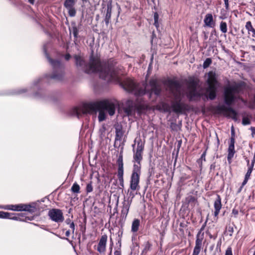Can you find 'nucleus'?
Segmentation results:
<instances>
[{"label": "nucleus", "mask_w": 255, "mask_h": 255, "mask_svg": "<svg viewBox=\"0 0 255 255\" xmlns=\"http://www.w3.org/2000/svg\"><path fill=\"white\" fill-rule=\"evenodd\" d=\"M75 59L77 66L83 68L86 72L97 73L100 78L108 81L120 82L121 76L124 74L121 68L116 65L103 66L98 59L91 58L89 64L87 66L80 56L75 55Z\"/></svg>", "instance_id": "f257e3e1"}, {"label": "nucleus", "mask_w": 255, "mask_h": 255, "mask_svg": "<svg viewBox=\"0 0 255 255\" xmlns=\"http://www.w3.org/2000/svg\"><path fill=\"white\" fill-rule=\"evenodd\" d=\"M115 110V103L109 101H102L84 104L81 107L76 108L74 113L79 118L83 114H96L98 112V120L99 122H102L106 119L107 112L110 116H113Z\"/></svg>", "instance_id": "f03ea898"}, {"label": "nucleus", "mask_w": 255, "mask_h": 255, "mask_svg": "<svg viewBox=\"0 0 255 255\" xmlns=\"http://www.w3.org/2000/svg\"><path fill=\"white\" fill-rule=\"evenodd\" d=\"M169 87L174 97L171 103L173 111L176 113L182 112L184 109V105L180 102V99L183 93L181 91V88L179 83L171 80L169 82Z\"/></svg>", "instance_id": "7ed1b4c3"}, {"label": "nucleus", "mask_w": 255, "mask_h": 255, "mask_svg": "<svg viewBox=\"0 0 255 255\" xmlns=\"http://www.w3.org/2000/svg\"><path fill=\"white\" fill-rule=\"evenodd\" d=\"M208 87L206 89V95L210 99H214L216 97L217 87L218 82L217 80V76L214 71H210L205 75Z\"/></svg>", "instance_id": "20e7f679"}, {"label": "nucleus", "mask_w": 255, "mask_h": 255, "mask_svg": "<svg viewBox=\"0 0 255 255\" xmlns=\"http://www.w3.org/2000/svg\"><path fill=\"white\" fill-rule=\"evenodd\" d=\"M121 84L126 90L131 92L135 95L142 96L145 94V90L138 87L132 79L127 78Z\"/></svg>", "instance_id": "39448f33"}, {"label": "nucleus", "mask_w": 255, "mask_h": 255, "mask_svg": "<svg viewBox=\"0 0 255 255\" xmlns=\"http://www.w3.org/2000/svg\"><path fill=\"white\" fill-rule=\"evenodd\" d=\"M3 208L14 211H25L30 213H34L37 210L36 205L34 203L30 204L7 205L3 207Z\"/></svg>", "instance_id": "423d86ee"}, {"label": "nucleus", "mask_w": 255, "mask_h": 255, "mask_svg": "<svg viewBox=\"0 0 255 255\" xmlns=\"http://www.w3.org/2000/svg\"><path fill=\"white\" fill-rule=\"evenodd\" d=\"M239 86L237 85H229L225 89L224 99L228 105H230L236 98V94L239 92Z\"/></svg>", "instance_id": "0eeeda50"}, {"label": "nucleus", "mask_w": 255, "mask_h": 255, "mask_svg": "<svg viewBox=\"0 0 255 255\" xmlns=\"http://www.w3.org/2000/svg\"><path fill=\"white\" fill-rule=\"evenodd\" d=\"M48 215L50 219L57 223L62 222L64 220L63 213L60 210L53 209L49 211Z\"/></svg>", "instance_id": "6e6552de"}, {"label": "nucleus", "mask_w": 255, "mask_h": 255, "mask_svg": "<svg viewBox=\"0 0 255 255\" xmlns=\"http://www.w3.org/2000/svg\"><path fill=\"white\" fill-rule=\"evenodd\" d=\"M145 90L146 91H151V93L158 95L160 92V89L157 84V80L156 79L151 80L149 85H147L145 87Z\"/></svg>", "instance_id": "1a4fd4ad"}, {"label": "nucleus", "mask_w": 255, "mask_h": 255, "mask_svg": "<svg viewBox=\"0 0 255 255\" xmlns=\"http://www.w3.org/2000/svg\"><path fill=\"white\" fill-rule=\"evenodd\" d=\"M221 112L226 116L229 117L233 120H237V114L236 112L231 108H227L223 106L220 108Z\"/></svg>", "instance_id": "9d476101"}, {"label": "nucleus", "mask_w": 255, "mask_h": 255, "mask_svg": "<svg viewBox=\"0 0 255 255\" xmlns=\"http://www.w3.org/2000/svg\"><path fill=\"white\" fill-rule=\"evenodd\" d=\"M108 237L107 235H103L97 246V251L101 254L104 253L106 251Z\"/></svg>", "instance_id": "9b49d317"}, {"label": "nucleus", "mask_w": 255, "mask_h": 255, "mask_svg": "<svg viewBox=\"0 0 255 255\" xmlns=\"http://www.w3.org/2000/svg\"><path fill=\"white\" fill-rule=\"evenodd\" d=\"M139 176L131 175L130 180V189L132 191L138 190L139 188Z\"/></svg>", "instance_id": "f8f14e48"}, {"label": "nucleus", "mask_w": 255, "mask_h": 255, "mask_svg": "<svg viewBox=\"0 0 255 255\" xmlns=\"http://www.w3.org/2000/svg\"><path fill=\"white\" fill-rule=\"evenodd\" d=\"M214 207L215 209L214 211V216L215 217V221H217L218 216L219 214L220 209L222 208V204H221V198H220L219 195L217 196V198L214 201Z\"/></svg>", "instance_id": "ddd939ff"}, {"label": "nucleus", "mask_w": 255, "mask_h": 255, "mask_svg": "<svg viewBox=\"0 0 255 255\" xmlns=\"http://www.w3.org/2000/svg\"><path fill=\"white\" fill-rule=\"evenodd\" d=\"M235 153V140L234 138L232 137L231 139V142L228 147V154L227 157L228 160L230 163L231 162V160Z\"/></svg>", "instance_id": "4468645a"}, {"label": "nucleus", "mask_w": 255, "mask_h": 255, "mask_svg": "<svg viewBox=\"0 0 255 255\" xmlns=\"http://www.w3.org/2000/svg\"><path fill=\"white\" fill-rule=\"evenodd\" d=\"M204 22L206 26L210 27H213L215 25L213 15L211 13H208L205 15Z\"/></svg>", "instance_id": "2eb2a0df"}, {"label": "nucleus", "mask_w": 255, "mask_h": 255, "mask_svg": "<svg viewBox=\"0 0 255 255\" xmlns=\"http://www.w3.org/2000/svg\"><path fill=\"white\" fill-rule=\"evenodd\" d=\"M187 96L190 99H193L197 95L196 90V86L194 84H192L188 89V92H186Z\"/></svg>", "instance_id": "dca6fc26"}, {"label": "nucleus", "mask_w": 255, "mask_h": 255, "mask_svg": "<svg viewBox=\"0 0 255 255\" xmlns=\"http://www.w3.org/2000/svg\"><path fill=\"white\" fill-rule=\"evenodd\" d=\"M123 174H124L123 164L122 162H121V163H120L119 165V170H118V175L119 181L121 183V185L122 187L124 186Z\"/></svg>", "instance_id": "f3484780"}, {"label": "nucleus", "mask_w": 255, "mask_h": 255, "mask_svg": "<svg viewBox=\"0 0 255 255\" xmlns=\"http://www.w3.org/2000/svg\"><path fill=\"white\" fill-rule=\"evenodd\" d=\"M142 150V148L140 146H138L136 152L134 155V159L136 162H140V160L142 159L141 152Z\"/></svg>", "instance_id": "a211bd4d"}, {"label": "nucleus", "mask_w": 255, "mask_h": 255, "mask_svg": "<svg viewBox=\"0 0 255 255\" xmlns=\"http://www.w3.org/2000/svg\"><path fill=\"white\" fill-rule=\"evenodd\" d=\"M246 28L248 30L249 35L253 37H255V30L252 26V23L250 21H248L246 23Z\"/></svg>", "instance_id": "6ab92c4d"}, {"label": "nucleus", "mask_w": 255, "mask_h": 255, "mask_svg": "<svg viewBox=\"0 0 255 255\" xmlns=\"http://www.w3.org/2000/svg\"><path fill=\"white\" fill-rule=\"evenodd\" d=\"M140 162H136V163H135L133 166V169L132 171V175H136L140 176Z\"/></svg>", "instance_id": "aec40b11"}, {"label": "nucleus", "mask_w": 255, "mask_h": 255, "mask_svg": "<svg viewBox=\"0 0 255 255\" xmlns=\"http://www.w3.org/2000/svg\"><path fill=\"white\" fill-rule=\"evenodd\" d=\"M128 107L125 108V111L127 115H131L134 110V107L131 101H129L128 102Z\"/></svg>", "instance_id": "412c9836"}, {"label": "nucleus", "mask_w": 255, "mask_h": 255, "mask_svg": "<svg viewBox=\"0 0 255 255\" xmlns=\"http://www.w3.org/2000/svg\"><path fill=\"white\" fill-rule=\"evenodd\" d=\"M203 238H204L203 233L201 234V232H199L197 236L195 246L199 247L201 248Z\"/></svg>", "instance_id": "4be33fe9"}, {"label": "nucleus", "mask_w": 255, "mask_h": 255, "mask_svg": "<svg viewBox=\"0 0 255 255\" xmlns=\"http://www.w3.org/2000/svg\"><path fill=\"white\" fill-rule=\"evenodd\" d=\"M139 225V221L138 219H135L132 224L131 231L133 232L137 231Z\"/></svg>", "instance_id": "5701e85b"}, {"label": "nucleus", "mask_w": 255, "mask_h": 255, "mask_svg": "<svg viewBox=\"0 0 255 255\" xmlns=\"http://www.w3.org/2000/svg\"><path fill=\"white\" fill-rule=\"evenodd\" d=\"M75 3V0H66L64 3V6L66 8H70L74 6Z\"/></svg>", "instance_id": "b1692460"}, {"label": "nucleus", "mask_w": 255, "mask_h": 255, "mask_svg": "<svg viewBox=\"0 0 255 255\" xmlns=\"http://www.w3.org/2000/svg\"><path fill=\"white\" fill-rule=\"evenodd\" d=\"M80 186L77 183H74L72 186L71 190L73 193H78L80 192Z\"/></svg>", "instance_id": "393cba45"}, {"label": "nucleus", "mask_w": 255, "mask_h": 255, "mask_svg": "<svg viewBox=\"0 0 255 255\" xmlns=\"http://www.w3.org/2000/svg\"><path fill=\"white\" fill-rule=\"evenodd\" d=\"M220 30L223 33H226L227 31V26L225 22L222 21L220 25Z\"/></svg>", "instance_id": "a878e982"}, {"label": "nucleus", "mask_w": 255, "mask_h": 255, "mask_svg": "<svg viewBox=\"0 0 255 255\" xmlns=\"http://www.w3.org/2000/svg\"><path fill=\"white\" fill-rule=\"evenodd\" d=\"M254 166V162H253L252 163L251 166L249 168V169L248 170V171L245 176V178L248 179H249L250 175L251 174V173L253 171V168Z\"/></svg>", "instance_id": "bb28decb"}, {"label": "nucleus", "mask_w": 255, "mask_h": 255, "mask_svg": "<svg viewBox=\"0 0 255 255\" xmlns=\"http://www.w3.org/2000/svg\"><path fill=\"white\" fill-rule=\"evenodd\" d=\"M10 218V213L0 211V218Z\"/></svg>", "instance_id": "cd10ccee"}, {"label": "nucleus", "mask_w": 255, "mask_h": 255, "mask_svg": "<svg viewBox=\"0 0 255 255\" xmlns=\"http://www.w3.org/2000/svg\"><path fill=\"white\" fill-rule=\"evenodd\" d=\"M11 215V214L10 213V215ZM7 219H12V220H20V221H27L28 220H31V219L29 217H26V218H25V220H24V219H19V217H16V216H14V217L10 216V218H7Z\"/></svg>", "instance_id": "c85d7f7f"}, {"label": "nucleus", "mask_w": 255, "mask_h": 255, "mask_svg": "<svg viewBox=\"0 0 255 255\" xmlns=\"http://www.w3.org/2000/svg\"><path fill=\"white\" fill-rule=\"evenodd\" d=\"M68 10V12L71 16H75L76 14V10L74 8V6L71 7L70 8H66Z\"/></svg>", "instance_id": "c756f323"}, {"label": "nucleus", "mask_w": 255, "mask_h": 255, "mask_svg": "<svg viewBox=\"0 0 255 255\" xmlns=\"http://www.w3.org/2000/svg\"><path fill=\"white\" fill-rule=\"evenodd\" d=\"M123 135L122 132L120 129H116V138L117 140L120 139Z\"/></svg>", "instance_id": "7c9ffc66"}, {"label": "nucleus", "mask_w": 255, "mask_h": 255, "mask_svg": "<svg viewBox=\"0 0 255 255\" xmlns=\"http://www.w3.org/2000/svg\"><path fill=\"white\" fill-rule=\"evenodd\" d=\"M211 63V60L209 58H207L203 63V67L206 68L208 67Z\"/></svg>", "instance_id": "2f4dec72"}, {"label": "nucleus", "mask_w": 255, "mask_h": 255, "mask_svg": "<svg viewBox=\"0 0 255 255\" xmlns=\"http://www.w3.org/2000/svg\"><path fill=\"white\" fill-rule=\"evenodd\" d=\"M201 248V247L195 246L192 255H198L200 252Z\"/></svg>", "instance_id": "473e14b6"}, {"label": "nucleus", "mask_w": 255, "mask_h": 255, "mask_svg": "<svg viewBox=\"0 0 255 255\" xmlns=\"http://www.w3.org/2000/svg\"><path fill=\"white\" fill-rule=\"evenodd\" d=\"M158 15L157 13H155L154 14V25H155L156 27L158 26Z\"/></svg>", "instance_id": "72a5a7b5"}, {"label": "nucleus", "mask_w": 255, "mask_h": 255, "mask_svg": "<svg viewBox=\"0 0 255 255\" xmlns=\"http://www.w3.org/2000/svg\"><path fill=\"white\" fill-rule=\"evenodd\" d=\"M93 190V187L91 183L87 184L86 187V191L88 193L92 192Z\"/></svg>", "instance_id": "f704fd0d"}, {"label": "nucleus", "mask_w": 255, "mask_h": 255, "mask_svg": "<svg viewBox=\"0 0 255 255\" xmlns=\"http://www.w3.org/2000/svg\"><path fill=\"white\" fill-rule=\"evenodd\" d=\"M242 123H243V124L244 125H247L250 124V123L249 119L247 118H243Z\"/></svg>", "instance_id": "c9c22d12"}, {"label": "nucleus", "mask_w": 255, "mask_h": 255, "mask_svg": "<svg viewBox=\"0 0 255 255\" xmlns=\"http://www.w3.org/2000/svg\"><path fill=\"white\" fill-rule=\"evenodd\" d=\"M248 180V179H246V178H245V180L243 181V182L242 183V186H241V187L239 189V191H238L239 192H241V191L242 190V189L243 187H244V186H245L246 184V183H247Z\"/></svg>", "instance_id": "e433bc0d"}, {"label": "nucleus", "mask_w": 255, "mask_h": 255, "mask_svg": "<svg viewBox=\"0 0 255 255\" xmlns=\"http://www.w3.org/2000/svg\"><path fill=\"white\" fill-rule=\"evenodd\" d=\"M225 255H233L231 248H228L226 250Z\"/></svg>", "instance_id": "4c0bfd02"}, {"label": "nucleus", "mask_w": 255, "mask_h": 255, "mask_svg": "<svg viewBox=\"0 0 255 255\" xmlns=\"http://www.w3.org/2000/svg\"><path fill=\"white\" fill-rule=\"evenodd\" d=\"M49 61L53 65H59V62L58 61H54V60H51V59H49Z\"/></svg>", "instance_id": "58836bf2"}, {"label": "nucleus", "mask_w": 255, "mask_h": 255, "mask_svg": "<svg viewBox=\"0 0 255 255\" xmlns=\"http://www.w3.org/2000/svg\"><path fill=\"white\" fill-rule=\"evenodd\" d=\"M70 227L72 229V232L74 233L75 230V225L73 222H71V223H70Z\"/></svg>", "instance_id": "ea45409f"}, {"label": "nucleus", "mask_w": 255, "mask_h": 255, "mask_svg": "<svg viewBox=\"0 0 255 255\" xmlns=\"http://www.w3.org/2000/svg\"><path fill=\"white\" fill-rule=\"evenodd\" d=\"M226 8L227 9L229 7V0H224Z\"/></svg>", "instance_id": "a19ab883"}, {"label": "nucleus", "mask_w": 255, "mask_h": 255, "mask_svg": "<svg viewBox=\"0 0 255 255\" xmlns=\"http://www.w3.org/2000/svg\"><path fill=\"white\" fill-rule=\"evenodd\" d=\"M110 17V16H111V10H109V9H108V11H107V15L106 16H108Z\"/></svg>", "instance_id": "79ce46f5"}, {"label": "nucleus", "mask_w": 255, "mask_h": 255, "mask_svg": "<svg viewBox=\"0 0 255 255\" xmlns=\"http://www.w3.org/2000/svg\"><path fill=\"white\" fill-rule=\"evenodd\" d=\"M110 17V16H111V10H109V9H108V11H107V15L106 16H108Z\"/></svg>", "instance_id": "37998d69"}, {"label": "nucleus", "mask_w": 255, "mask_h": 255, "mask_svg": "<svg viewBox=\"0 0 255 255\" xmlns=\"http://www.w3.org/2000/svg\"><path fill=\"white\" fill-rule=\"evenodd\" d=\"M65 58L66 60H69L70 58V55L69 54H66Z\"/></svg>", "instance_id": "c03bdc74"}, {"label": "nucleus", "mask_w": 255, "mask_h": 255, "mask_svg": "<svg viewBox=\"0 0 255 255\" xmlns=\"http://www.w3.org/2000/svg\"><path fill=\"white\" fill-rule=\"evenodd\" d=\"M65 234L67 237H69L70 235V232L69 231H67L66 232Z\"/></svg>", "instance_id": "a18cd8bd"}, {"label": "nucleus", "mask_w": 255, "mask_h": 255, "mask_svg": "<svg viewBox=\"0 0 255 255\" xmlns=\"http://www.w3.org/2000/svg\"><path fill=\"white\" fill-rule=\"evenodd\" d=\"M66 222L67 224H69V225H70V223H71L70 219L66 220Z\"/></svg>", "instance_id": "49530a36"}, {"label": "nucleus", "mask_w": 255, "mask_h": 255, "mask_svg": "<svg viewBox=\"0 0 255 255\" xmlns=\"http://www.w3.org/2000/svg\"><path fill=\"white\" fill-rule=\"evenodd\" d=\"M31 3H33L34 0H28Z\"/></svg>", "instance_id": "de8ad7c7"}, {"label": "nucleus", "mask_w": 255, "mask_h": 255, "mask_svg": "<svg viewBox=\"0 0 255 255\" xmlns=\"http://www.w3.org/2000/svg\"><path fill=\"white\" fill-rule=\"evenodd\" d=\"M52 78L53 79H58V78L55 75L52 76Z\"/></svg>", "instance_id": "09e8293b"}, {"label": "nucleus", "mask_w": 255, "mask_h": 255, "mask_svg": "<svg viewBox=\"0 0 255 255\" xmlns=\"http://www.w3.org/2000/svg\"><path fill=\"white\" fill-rule=\"evenodd\" d=\"M105 130V128L104 127H103V128L100 129V131L103 132Z\"/></svg>", "instance_id": "8fccbe9b"}, {"label": "nucleus", "mask_w": 255, "mask_h": 255, "mask_svg": "<svg viewBox=\"0 0 255 255\" xmlns=\"http://www.w3.org/2000/svg\"><path fill=\"white\" fill-rule=\"evenodd\" d=\"M74 35L76 36V34H77L76 32H75V31H74Z\"/></svg>", "instance_id": "3c124183"}, {"label": "nucleus", "mask_w": 255, "mask_h": 255, "mask_svg": "<svg viewBox=\"0 0 255 255\" xmlns=\"http://www.w3.org/2000/svg\"><path fill=\"white\" fill-rule=\"evenodd\" d=\"M112 248H111V252H112Z\"/></svg>", "instance_id": "603ef678"}]
</instances>
